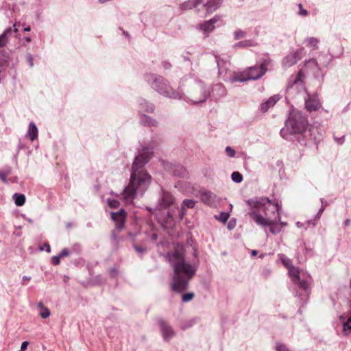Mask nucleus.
<instances>
[{"label":"nucleus","instance_id":"nucleus-1","mask_svg":"<svg viewBox=\"0 0 351 351\" xmlns=\"http://www.w3.org/2000/svg\"><path fill=\"white\" fill-rule=\"evenodd\" d=\"M152 154V147L144 146L135 157L132 165L129 184L122 194L125 202H132L133 199L138 195H143L148 189L152 182V176L145 170L144 166L151 159Z\"/></svg>","mask_w":351,"mask_h":351},{"label":"nucleus","instance_id":"nucleus-2","mask_svg":"<svg viewBox=\"0 0 351 351\" xmlns=\"http://www.w3.org/2000/svg\"><path fill=\"white\" fill-rule=\"evenodd\" d=\"M250 207L248 214L255 223L263 228H269L273 234L280 233L287 226V222L280 220V206L278 203L271 202L267 197H254L247 201Z\"/></svg>","mask_w":351,"mask_h":351},{"label":"nucleus","instance_id":"nucleus-3","mask_svg":"<svg viewBox=\"0 0 351 351\" xmlns=\"http://www.w3.org/2000/svg\"><path fill=\"white\" fill-rule=\"evenodd\" d=\"M167 258L173 269L171 289L178 292H182L188 288L190 280L197 271L198 260L187 261L183 254L178 251L168 253Z\"/></svg>","mask_w":351,"mask_h":351},{"label":"nucleus","instance_id":"nucleus-4","mask_svg":"<svg viewBox=\"0 0 351 351\" xmlns=\"http://www.w3.org/2000/svg\"><path fill=\"white\" fill-rule=\"evenodd\" d=\"M307 126L308 120L302 112L292 110L280 134L283 138L289 140L293 134H302L306 130Z\"/></svg>","mask_w":351,"mask_h":351},{"label":"nucleus","instance_id":"nucleus-5","mask_svg":"<svg viewBox=\"0 0 351 351\" xmlns=\"http://www.w3.org/2000/svg\"><path fill=\"white\" fill-rule=\"evenodd\" d=\"M144 79L155 91L165 97L180 100L183 98L181 93L174 90L162 76L147 73Z\"/></svg>","mask_w":351,"mask_h":351},{"label":"nucleus","instance_id":"nucleus-6","mask_svg":"<svg viewBox=\"0 0 351 351\" xmlns=\"http://www.w3.org/2000/svg\"><path fill=\"white\" fill-rule=\"evenodd\" d=\"M210 94V89L203 82L194 79L190 80L186 94L181 93L183 97L182 99L192 105L205 102Z\"/></svg>","mask_w":351,"mask_h":351},{"label":"nucleus","instance_id":"nucleus-7","mask_svg":"<svg viewBox=\"0 0 351 351\" xmlns=\"http://www.w3.org/2000/svg\"><path fill=\"white\" fill-rule=\"evenodd\" d=\"M279 258L288 269L292 282L300 289L306 291L311 283L310 275L306 271L293 266L291 260L285 254H279Z\"/></svg>","mask_w":351,"mask_h":351},{"label":"nucleus","instance_id":"nucleus-8","mask_svg":"<svg viewBox=\"0 0 351 351\" xmlns=\"http://www.w3.org/2000/svg\"><path fill=\"white\" fill-rule=\"evenodd\" d=\"M304 75L302 71H300L296 75H291L288 81L287 93L289 95H293L305 91L304 83Z\"/></svg>","mask_w":351,"mask_h":351},{"label":"nucleus","instance_id":"nucleus-9","mask_svg":"<svg viewBox=\"0 0 351 351\" xmlns=\"http://www.w3.org/2000/svg\"><path fill=\"white\" fill-rule=\"evenodd\" d=\"M270 63L268 59L263 60L259 65L250 67L245 71L247 80H256L261 78L267 71V66Z\"/></svg>","mask_w":351,"mask_h":351},{"label":"nucleus","instance_id":"nucleus-10","mask_svg":"<svg viewBox=\"0 0 351 351\" xmlns=\"http://www.w3.org/2000/svg\"><path fill=\"white\" fill-rule=\"evenodd\" d=\"M199 197L202 202L210 207H217L221 202V198L210 191H200Z\"/></svg>","mask_w":351,"mask_h":351},{"label":"nucleus","instance_id":"nucleus-11","mask_svg":"<svg viewBox=\"0 0 351 351\" xmlns=\"http://www.w3.org/2000/svg\"><path fill=\"white\" fill-rule=\"evenodd\" d=\"M175 203V198L169 192L162 190L160 197L158 200V204L156 210H162L167 208Z\"/></svg>","mask_w":351,"mask_h":351},{"label":"nucleus","instance_id":"nucleus-12","mask_svg":"<svg viewBox=\"0 0 351 351\" xmlns=\"http://www.w3.org/2000/svg\"><path fill=\"white\" fill-rule=\"evenodd\" d=\"M17 23H15L12 27L5 29L3 32L0 34V47H5L13 37H17L18 29Z\"/></svg>","mask_w":351,"mask_h":351},{"label":"nucleus","instance_id":"nucleus-13","mask_svg":"<svg viewBox=\"0 0 351 351\" xmlns=\"http://www.w3.org/2000/svg\"><path fill=\"white\" fill-rule=\"evenodd\" d=\"M304 100L305 107L308 112L317 111L322 107L317 93L312 95L306 93Z\"/></svg>","mask_w":351,"mask_h":351},{"label":"nucleus","instance_id":"nucleus-14","mask_svg":"<svg viewBox=\"0 0 351 351\" xmlns=\"http://www.w3.org/2000/svg\"><path fill=\"white\" fill-rule=\"evenodd\" d=\"M158 324L160 326V331L165 341H170L176 335L175 330L166 321L160 319Z\"/></svg>","mask_w":351,"mask_h":351},{"label":"nucleus","instance_id":"nucleus-15","mask_svg":"<svg viewBox=\"0 0 351 351\" xmlns=\"http://www.w3.org/2000/svg\"><path fill=\"white\" fill-rule=\"evenodd\" d=\"M221 16L215 15L210 20L206 21L202 23L197 25V29L202 31L206 36L209 35L215 29V24L220 20Z\"/></svg>","mask_w":351,"mask_h":351},{"label":"nucleus","instance_id":"nucleus-16","mask_svg":"<svg viewBox=\"0 0 351 351\" xmlns=\"http://www.w3.org/2000/svg\"><path fill=\"white\" fill-rule=\"evenodd\" d=\"M223 0H200L201 6L206 10V16L212 14L222 4Z\"/></svg>","mask_w":351,"mask_h":351},{"label":"nucleus","instance_id":"nucleus-17","mask_svg":"<svg viewBox=\"0 0 351 351\" xmlns=\"http://www.w3.org/2000/svg\"><path fill=\"white\" fill-rule=\"evenodd\" d=\"M111 219L115 223L117 228L121 229L124 226L126 213L124 209L121 208L117 212H111Z\"/></svg>","mask_w":351,"mask_h":351},{"label":"nucleus","instance_id":"nucleus-18","mask_svg":"<svg viewBox=\"0 0 351 351\" xmlns=\"http://www.w3.org/2000/svg\"><path fill=\"white\" fill-rule=\"evenodd\" d=\"M12 173V168L10 166L4 167L1 170H0V180L5 184L8 183H16L18 182V178L16 176L10 177Z\"/></svg>","mask_w":351,"mask_h":351},{"label":"nucleus","instance_id":"nucleus-19","mask_svg":"<svg viewBox=\"0 0 351 351\" xmlns=\"http://www.w3.org/2000/svg\"><path fill=\"white\" fill-rule=\"evenodd\" d=\"M339 319L342 324L343 335L346 336L351 335V312H349L348 315H340Z\"/></svg>","mask_w":351,"mask_h":351},{"label":"nucleus","instance_id":"nucleus-20","mask_svg":"<svg viewBox=\"0 0 351 351\" xmlns=\"http://www.w3.org/2000/svg\"><path fill=\"white\" fill-rule=\"evenodd\" d=\"M137 103L139 107V112L141 113L142 112L147 113H153L154 112V105L152 103L147 101L143 97H139L137 99Z\"/></svg>","mask_w":351,"mask_h":351},{"label":"nucleus","instance_id":"nucleus-21","mask_svg":"<svg viewBox=\"0 0 351 351\" xmlns=\"http://www.w3.org/2000/svg\"><path fill=\"white\" fill-rule=\"evenodd\" d=\"M300 59L298 56V51L291 53L284 58L282 60V66L285 69H287L297 63Z\"/></svg>","mask_w":351,"mask_h":351},{"label":"nucleus","instance_id":"nucleus-22","mask_svg":"<svg viewBox=\"0 0 351 351\" xmlns=\"http://www.w3.org/2000/svg\"><path fill=\"white\" fill-rule=\"evenodd\" d=\"M279 99L280 97L278 95L271 96L267 101L261 104L260 110L263 113L267 112L269 108L275 106Z\"/></svg>","mask_w":351,"mask_h":351},{"label":"nucleus","instance_id":"nucleus-23","mask_svg":"<svg viewBox=\"0 0 351 351\" xmlns=\"http://www.w3.org/2000/svg\"><path fill=\"white\" fill-rule=\"evenodd\" d=\"M174 214L175 211L173 209L169 210L167 213V217L164 219L158 218V220L161 223L163 227L167 228L171 227L174 223Z\"/></svg>","mask_w":351,"mask_h":351},{"label":"nucleus","instance_id":"nucleus-24","mask_svg":"<svg viewBox=\"0 0 351 351\" xmlns=\"http://www.w3.org/2000/svg\"><path fill=\"white\" fill-rule=\"evenodd\" d=\"M201 6L200 0H187L179 6L181 10H189Z\"/></svg>","mask_w":351,"mask_h":351},{"label":"nucleus","instance_id":"nucleus-25","mask_svg":"<svg viewBox=\"0 0 351 351\" xmlns=\"http://www.w3.org/2000/svg\"><path fill=\"white\" fill-rule=\"evenodd\" d=\"M139 121L141 125L148 127H156L158 124L156 119L145 115V114H141Z\"/></svg>","mask_w":351,"mask_h":351},{"label":"nucleus","instance_id":"nucleus-26","mask_svg":"<svg viewBox=\"0 0 351 351\" xmlns=\"http://www.w3.org/2000/svg\"><path fill=\"white\" fill-rule=\"evenodd\" d=\"M38 130L37 126L34 122H31L27 128L26 136L29 138L31 141H34L38 138Z\"/></svg>","mask_w":351,"mask_h":351},{"label":"nucleus","instance_id":"nucleus-27","mask_svg":"<svg viewBox=\"0 0 351 351\" xmlns=\"http://www.w3.org/2000/svg\"><path fill=\"white\" fill-rule=\"evenodd\" d=\"M216 62L218 66L219 69V75H222L223 73H226V71L228 69V66L230 65V63L221 60L219 57L215 56Z\"/></svg>","mask_w":351,"mask_h":351},{"label":"nucleus","instance_id":"nucleus-28","mask_svg":"<svg viewBox=\"0 0 351 351\" xmlns=\"http://www.w3.org/2000/svg\"><path fill=\"white\" fill-rule=\"evenodd\" d=\"M173 175L178 178H185L188 177L189 173L182 165H176L173 169Z\"/></svg>","mask_w":351,"mask_h":351},{"label":"nucleus","instance_id":"nucleus-29","mask_svg":"<svg viewBox=\"0 0 351 351\" xmlns=\"http://www.w3.org/2000/svg\"><path fill=\"white\" fill-rule=\"evenodd\" d=\"M229 82L231 83H234L236 82H245L247 81L245 75V71L243 73H233L230 75L229 77Z\"/></svg>","mask_w":351,"mask_h":351},{"label":"nucleus","instance_id":"nucleus-30","mask_svg":"<svg viewBox=\"0 0 351 351\" xmlns=\"http://www.w3.org/2000/svg\"><path fill=\"white\" fill-rule=\"evenodd\" d=\"M213 93L216 95L217 98H220L226 95V90L222 84L218 83L213 86Z\"/></svg>","mask_w":351,"mask_h":351},{"label":"nucleus","instance_id":"nucleus-31","mask_svg":"<svg viewBox=\"0 0 351 351\" xmlns=\"http://www.w3.org/2000/svg\"><path fill=\"white\" fill-rule=\"evenodd\" d=\"M12 199L17 206H22L24 205L26 199L25 195L16 193L13 195Z\"/></svg>","mask_w":351,"mask_h":351},{"label":"nucleus","instance_id":"nucleus-32","mask_svg":"<svg viewBox=\"0 0 351 351\" xmlns=\"http://www.w3.org/2000/svg\"><path fill=\"white\" fill-rule=\"evenodd\" d=\"M318 39L314 37H308L304 40V43L308 47H311L314 49H317L318 48Z\"/></svg>","mask_w":351,"mask_h":351},{"label":"nucleus","instance_id":"nucleus-33","mask_svg":"<svg viewBox=\"0 0 351 351\" xmlns=\"http://www.w3.org/2000/svg\"><path fill=\"white\" fill-rule=\"evenodd\" d=\"M256 45V43L253 40H245L235 43L234 45V48L249 47H254Z\"/></svg>","mask_w":351,"mask_h":351},{"label":"nucleus","instance_id":"nucleus-34","mask_svg":"<svg viewBox=\"0 0 351 351\" xmlns=\"http://www.w3.org/2000/svg\"><path fill=\"white\" fill-rule=\"evenodd\" d=\"M38 307L40 309L39 315L42 318H47L50 315L49 310L42 302L38 304Z\"/></svg>","mask_w":351,"mask_h":351},{"label":"nucleus","instance_id":"nucleus-35","mask_svg":"<svg viewBox=\"0 0 351 351\" xmlns=\"http://www.w3.org/2000/svg\"><path fill=\"white\" fill-rule=\"evenodd\" d=\"M234 40L244 38L247 36V32L243 29H237L233 32Z\"/></svg>","mask_w":351,"mask_h":351},{"label":"nucleus","instance_id":"nucleus-36","mask_svg":"<svg viewBox=\"0 0 351 351\" xmlns=\"http://www.w3.org/2000/svg\"><path fill=\"white\" fill-rule=\"evenodd\" d=\"M215 217L217 220L226 223L230 217V214L226 212H221L219 215H215Z\"/></svg>","mask_w":351,"mask_h":351},{"label":"nucleus","instance_id":"nucleus-37","mask_svg":"<svg viewBox=\"0 0 351 351\" xmlns=\"http://www.w3.org/2000/svg\"><path fill=\"white\" fill-rule=\"evenodd\" d=\"M231 178L236 183H241L243 180L242 175L238 171H234L231 175Z\"/></svg>","mask_w":351,"mask_h":351},{"label":"nucleus","instance_id":"nucleus-38","mask_svg":"<svg viewBox=\"0 0 351 351\" xmlns=\"http://www.w3.org/2000/svg\"><path fill=\"white\" fill-rule=\"evenodd\" d=\"M305 66L307 68H311V69H316L317 70H319V68L318 66L317 62V61L315 59H311V60H308L305 63Z\"/></svg>","mask_w":351,"mask_h":351},{"label":"nucleus","instance_id":"nucleus-39","mask_svg":"<svg viewBox=\"0 0 351 351\" xmlns=\"http://www.w3.org/2000/svg\"><path fill=\"white\" fill-rule=\"evenodd\" d=\"M195 203L196 202L194 200L186 199L183 201L182 206L185 208H193L195 206Z\"/></svg>","mask_w":351,"mask_h":351},{"label":"nucleus","instance_id":"nucleus-40","mask_svg":"<svg viewBox=\"0 0 351 351\" xmlns=\"http://www.w3.org/2000/svg\"><path fill=\"white\" fill-rule=\"evenodd\" d=\"M193 298H194L193 293H192V292L187 293L182 295V301L183 302H188L191 301V300H193Z\"/></svg>","mask_w":351,"mask_h":351},{"label":"nucleus","instance_id":"nucleus-41","mask_svg":"<svg viewBox=\"0 0 351 351\" xmlns=\"http://www.w3.org/2000/svg\"><path fill=\"white\" fill-rule=\"evenodd\" d=\"M276 351H293L291 349H289L286 345L280 343H276Z\"/></svg>","mask_w":351,"mask_h":351},{"label":"nucleus","instance_id":"nucleus-42","mask_svg":"<svg viewBox=\"0 0 351 351\" xmlns=\"http://www.w3.org/2000/svg\"><path fill=\"white\" fill-rule=\"evenodd\" d=\"M107 203L110 208H117L119 206V202L117 199H108Z\"/></svg>","mask_w":351,"mask_h":351},{"label":"nucleus","instance_id":"nucleus-43","mask_svg":"<svg viewBox=\"0 0 351 351\" xmlns=\"http://www.w3.org/2000/svg\"><path fill=\"white\" fill-rule=\"evenodd\" d=\"M226 153L229 157L231 158H233L235 156V151L230 146L226 147Z\"/></svg>","mask_w":351,"mask_h":351},{"label":"nucleus","instance_id":"nucleus-44","mask_svg":"<svg viewBox=\"0 0 351 351\" xmlns=\"http://www.w3.org/2000/svg\"><path fill=\"white\" fill-rule=\"evenodd\" d=\"M60 256H53L51 258V263L55 265H58L60 263Z\"/></svg>","mask_w":351,"mask_h":351},{"label":"nucleus","instance_id":"nucleus-45","mask_svg":"<svg viewBox=\"0 0 351 351\" xmlns=\"http://www.w3.org/2000/svg\"><path fill=\"white\" fill-rule=\"evenodd\" d=\"M27 61L29 64V67L32 68L34 66V59L32 54L28 53L27 55Z\"/></svg>","mask_w":351,"mask_h":351},{"label":"nucleus","instance_id":"nucleus-46","mask_svg":"<svg viewBox=\"0 0 351 351\" xmlns=\"http://www.w3.org/2000/svg\"><path fill=\"white\" fill-rule=\"evenodd\" d=\"M186 208L182 206L181 208L179 211V216H180V220H182V219H183L184 216L186 215Z\"/></svg>","mask_w":351,"mask_h":351},{"label":"nucleus","instance_id":"nucleus-47","mask_svg":"<svg viewBox=\"0 0 351 351\" xmlns=\"http://www.w3.org/2000/svg\"><path fill=\"white\" fill-rule=\"evenodd\" d=\"M69 254H70V252L69 251V250H68V249H66V248H64V249H63V250L60 252V253L59 256H60V258H63V257H66V256H68Z\"/></svg>","mask_w":351,"mask_h":351},{"label":"nucleus","instance_id":"nucleus-48","mask_svg":"<svg viewBox=\"0 0 351 351\" xmlns=\"http://www.w3.org/2000/svg\"><path fill=\"white\" fill-rule=\"evenodd\" d=\"M30 280H31V277L30 276H23V278H22L21 284L23 285H26L27 282H29Z\"/></svg>","mask_w":351,"mask_h":351},{"label":"nucleus","instance_id":"nucleus-49","mask_svg":"<svg viewBox=\"0 0 351 351\" xmlns=\"http://www.w3.org/2000/svg\"><path fill=\"white\" fill-rule=\"evenodd\" d=\"M336 143L339 145H342L345 141V136H342L339 138H335Z\"/></svg>","mask_w":351,"mask_h":351},{"label":"nucleus","instance_id":"nucleus-50","mask_svg":"<svg viewBox=\"0 0 351 351\" xmlns=\"http://www.w3.org/2000/svg\"><path fill=\"white\" fill-rule=\"evenodd\" d=\"M235 225H236V221L235 220H231L228 224V228L229 230H232L234 227H235Z\"/></svg>","mask_w":351,"mask_h":351},{"label":"nucleus","instance_id":"nucleus-51","mask_svg":"<svg viewBox=\"0 0 351 351\" xmlns=\"http://www.w3.org/2000/svg\"><path fill=\"white\" fill-rule=\"evenodd\" d=\"M299 8H300V12H299V14H300V15H302V16H306V15H307V13H308V12H307V10H306L303 9V8H302V5H301V4H300V5H299Z\"/></svg>","mask_w":351,"mask_h":351},{"label":"nucleus","instance_id":"nucleus-52","mask_svg":"<svg viewBox=\"0 0 351 351\" xmlns=\"http://www.w3.org/2000/svg\"><path fill=\"white\" fill-rule=\"evenodd\" d=\"M134 249L139 254H143L145 252V249L143 247L138 246V245H135Z\"/></svg>","mask_w":351,"mask_h":351},{"label":"nucleus","instance_id":"nucleus-53","mask_svg":"<svg viewBox=\"0 0 351 351\" xmlns=\"http://www.w3.org/2000/svg\"><path fill=\"white\" fill-rule=\"evenodd\" d=\"M44 247H40V250L41 251H43V250H44L45 249L47 252H51V247H50V245L48 243H45L44 245Z\"/></svg>","mask_w":351,"mask_h":351},{"label":"nucleus","instance_id":"nucleus-54","mask_svg":"<svg viewBox=\"0 0 351 351\" xmlns=\"http://www.w3.org/2000/svg\"><path fill=\"white\" fill-rule=\"evenodd\" d=\"M110 274L112 276H116L118 274V271L116 268H112L110 269Z\"/></svg>","mask_w":351,"mask_h":351},{"label":"nucleus","instance_id":"nucleus-55","mask_svg":"<svg viewBox=\"0 0 351 351\" xmlns=\"http://www.w3.org/2000/svg\"><path fill=\"white\" fill-rule=\"evenodd\" d=\"M28 344H29V343L27 341H23L21 344V350H22V351H25V350L27 348Z\"/></svg>","mask_w":351,"mask_h":351},{"label":"nucleus","instance_id":"nucleus-56","mask_svg":"<svg viewBox=\"0 0 351 351\" xmlns=\"http://www.w3.org/2000/svg\"><path fill=\"white\" fill-rule=\"evenodd\" d=\"M162 66L165 69H169L171 67V64L168 62H163Z\"/></svg>","mask_w":351,"mask_h":351},{"label":"nucleus","instance_id":"nucleus-57","mask_svg":"<svg viewBox=\"0 0 351 351\" xmlns=\"http://www.w3.org/2000/svg\"><path fill=\"white\" fill-rule=\"evenodd\" d=\"M320 202H321L322 206H324V207H326L328 205V203L327 202L324 201V199L323 198L320 199Z\"/></svg>","mask_w":351,"mask_h":351},{"label":"nucleus","instance_id":"nucleus-58","mask_svg":"<svg viewBox=\"0 0 351 351\" xmlns=\"http://www.w3.org/2000/svg\"><path fill=\"white\" fill-rule=\"evenodd\" d=\"M296 226L299 228H301L303 227V223L302 222L298 221L296 223Z\"/></svg>","mask_w":351,"mask_h":351},{"label":"nucleus","instance_id":"nucleus-59","mask_svg":"<svg viewBox=\"0 0 351 351\" xmlns=\"http://www.w3.org/2000/svg\"><path fill=\"white\" fill-rule=\"evenodd\" d=\"M350 224V220L347 219L344 221V225L348 226Z\"/></svg>","mask_w":351,"mask_h":351},{"label":"nucleus","instance_id":"nucleus-60","mask_svg":"<svg viewBox=\"0 0 351 351\" xmlns=\"http://www.w3.org/2000/svg\"><path fill=\"white\" fill-rule=\"evenodd\" d=\"M325 209V207L324 206H322V207L319 208V210H318V213L321 215H322L324 210Z\"/></svg>","mask_w":351,"mask_h":351},{"label":"nucleus","instance_id":"nucleus-61","mask_svg":"<svg viewBox=\"0 0 351 351\" xmlns=\"http://www.w3.org/2000/svg\"><path fill=\"white\" fill-rule=\"evenodd\" d=\"M322 215L319 214L318 212L316 214V215L315 216V220H319L321 217Z\"/></svg>","mask_w":351,"mask_h":351},{"label":"nucleus","instance_id":"nucleus-62","mask_svg":"<svg viewBox=\"0 0 351 351\" xmlns=\"http://www.w3.org/2000/svg\"><path fill=\"white\" fill-rule=\"evenodd\" d=\"M307 223L308 224H312L313 226H315L316 225V223L313 221V219H310V220L307 221Z\"/></svg>","mask_w":351,"mask_h":351},{"label":"nucleus","instance_id":"nucleus-63","mask_svg":"<svg viewBox=\"0 0 351 351\" xmlns=\"http://www.w3.org/2000/svg\"><path fill=\"white\" fill-rule=\"evenodd\" d=\"M25 40L27 43H30L32 41V39L29 36H26L24 38Z\"/></svg>","mask_w":351,"mask_h":351},{"label":"nucleus","instance_id":"nucleus-64","mask_svg":"<svg viewBox=\"0 0 351 351\" xmlns=\"http://www.w3.org/2000/svg\"><path fill=\"white\" fill-rule=\"evenodd\" d=\"M157 238H158V236H157V234H153L152 235V239L153 241H156V240L157 239Z\"/></svg>","mask_w":351,"mask_h":351}]
</instances>
